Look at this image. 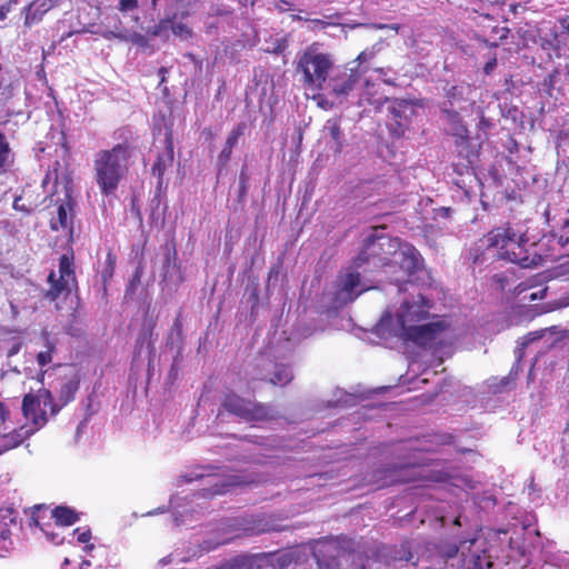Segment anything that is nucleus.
I'll use <instances>...</instances> for the list:
<instances>
[{
	"mask_svg": "<svg viewBox=\"0 0 569 569\" xmlns=\"http://www.w3.org/2000/svg\"><path fill=\"white\" fill-rule=\"evenodd\" d=\"M279 3L276 4V9L279 12H284L287 10H291L293 8V3L288 0H278Z\"/></svg>",
	"mask_w": 569,
	"mask_h": 569,
	"instance_id": "obj_51",
	"label": "nucleus"
},
{
	"mask_svg": "<svg viewBox=\"0 0 569 569\" xmlns=\"http://www.w3.org/2000/svg\"><path fill=\"white\" fill-rule=\"evenodd\" d=\"M32 429L13 430L0 437V455L19 447L27 438L33 435Z\"/></svg>",
	"mask_w": 569,
	"mask_h": 569,
	"instance_id": "obj_21",
	"label": "nucleus"
},
{
	"mask_svg": "<svg viewBox=\"0 0 569 569\" xmlns=\"http://www.w3.org/2000/svg\"><path fill=\"white\" fill-rule=\"evenodd\" d=\"M48 519H54L58 526H72L79 520V513L70 507L57 506L50 511Z\"/></svg>",
	"mask_w": 569,
	"mask_h": 569,
	"instance_id": "obj_22",
	"label": "nucleus"
},
{
	"mask_svg": "<svg viewBox=\"0 0 569 569\" xmlns=\"http://www.w3.org/2000/svg\"><path fill=\"white\" fill-rule=\"evenodd\" d=\"M422 476L415 470V465L402 463L382 467L373 470L368 482L376 489H383L398 483L415 482L421 480Z\"/></svg>",
	"mask_w": 569,
	"mask_h": 569,
	"instance_id": "obj_9",
	"label": "nucleus"
},
{
	"mask_svg": "<svg viewBox=\"0 0 569 569\" xmlns=\"http://www.w3.org/2000/svg\"><path fill=\"white\" fill-rule=\"evenodd\" d=\"M101 36L107 40L118 39L120 41H127V33L123 32L108 30L101 32Z\"/></svg>",
	"mask_w": 569,
	"mask_h": 569,
	"instance_id": "obj_44",
	"label": "nucleus"
},
{
	"mask_svg": "<svg viewBox=\"0 0 569 569\" xmlns=\"http://www.w3.org/2000/svg\"><path fill=\"white\" fill-rule=\"evenodd\" d=\"M174 18H176V16L172 18V27H171L172 33L180 38H183V39L191 38V36H192L191 29L183 22H174Z\"/></svg>",
	"mask_w": 569,
	"mask_h": 569,
	"instance_id": "obj_38",
	"label": "nucleus"
},
{
	"mask_svg": "<svg viewBox=\"0 0 569 569\" xmlns=\"http://www.w3.org/2000/svg\"><path fill=\"white\" fill-rule=\"evenodd\" d=\"M246 128L247 124L244 122L236 124L229 132L224 143L234 148L239 139L244 134Z\"/></svg>",
	"mask_w": 569,
	"mask_h": 569,
	"instance_id": "obj_34",
	"label": "nucleus"
},
{
	"mask_svg": "<svg viewBox=\"0 0 569 569\" xmlns=\"http://www.w3.org/2000/svg\"><path fill=\"white\" fill-rule=\"evenodd\" d=\"M232 150H233V147L224 143L223 148L221 149L220 153L218 154V164L220 168L226 167L227 163L230 161Z\"/></svg>",
	"mask_w": 569,
	"mask_h": 569,
	"instance_id": "obj_40",
	"label": "nucleus"
},
{
	"mask_svg": "<svg viewBox=\"0 0 569 569\" xmlns=\"http://www.w3.org/2000/svg\"><path fill=\"white\" fill-rule=\"evenodd\" d=\"M49 289L44 292V299L53 302L59 298H67L73 289L78 288L74 270L73 253H63L59 259V277L54 270L48 274Z\"/></svg>",
	"mask_w": 569,
	"mask_h": 569,
	"instance_id": "obj_8",
	"label": "nucleus"
},
{
	"mask_svg": "<svg viewBox=\"0 0 569 569\" xmlns=\"http://www.w3.org/2000/svg\"><path fill=\"white\" fill-rule=\"evenodd\" d=\"M234 416L247 423H259L273 420L277 415L271 405L244 398L233 390L223 393L220 401V410Z\"/></svg>",
	"mask_w": 569,
	"mask_h": 569,
	"instance_id": "obj_4",
	"label": "nucleus"
},
{
	"mask_svg": "<svg viewBox=\"0 0 569 569\" xmlns=\"http://www.w3.org/2000/svg\"><path fill=\"white\" fill-rule=\"evenodd\" d=\"M431 301L422 295L418 296L417 301H406L402 305V311L398 316V322L401 328L412 326L415 322H421L429 317Z\"/></svg>",
	"mask_w": 569,
	"mask_h": 569,
	"instance_id": "obj_13",
	"label": "nucleus"
},
{
	"mask_svg": "<svg viewBox=\"0 0 569 569\" xmlns=\"http://www.w3.org/2000/svg\"><path fill=\"white\" fill-rule=\"evenodd\" d=\"M149 37L150 36H148V34H142L139 32H131L129 34L127 33V41L132 42L133 44L138 46L141 49L150 48L151 49L150 52H153V48L150 44Z\"/></svg>",
	"mask_w": 569,
	"mask_h": 569,
	"instance_id": "obj_33",
	"label": "nucleus"
},
{
	"mask_svg": "<svg viewBox=\"0 0 569 569\" xmlns=\"http://www.w3.org/2000/svg\"><path fill=\"white\" fill-rule=\"evenodd\" d=\"M168 73V69L166 67H161L158 70V74L160 76L159 84H162L166 81V76Z\"/></svg>",
	"mask_w": 569,
	"mask_h": 569,
	"instance_id": "obj_58",
	"label": "nucleus"
},
{
	"mask_svg": "<svg viewBox=\"0 0 569 569\" xmlns=\"http://www.w3.org/2000/svg\"><path fill=\"white\" fill-rule=\"evenodd\" d=\"M138 8V1L137 0H120L118 9L122 12L134 10Z\"/></svg>",
	"mask_w": 569,
	"mask_h": 569,
	"instance_id": "obj_45",
	"label": "nucleus"
},
{
	"mask_svg": "<svg viewBox=\"0 0 569 569\" xmlns=\"http://www.w3.org/2000/svg\"><path fill=\"white\" fill-rule=\"evenodd\" d=\"M74 535L77 536V541L80 543H88L91 539V530L84 529L81 530L80 528L74 529Z\"/></svg>",
	"mask_w": 569,
	"mask_h": 569,
	"instance_id": "obj_43",
	"label": "nucleus"
},
{
	"mask_svg": "<svg viewBox=\"0 0 569 569\" xmlns=\"http://www.w3.org/2000/svg\"><path fill=\"white\" fill-rule=\"evenodd\" d=\"M166 148L164 151L158 154L154 163L152 164L151 172L158 179V187L163 183L164 173L173 164L174 150H173V138L172 132L169 130L166 132L164 139Z\"/></svg>",
	"mask_w": 569,
	"mask_h": 569,
	"instance_id": "obj_15",
	"label": "nucleus"
},
{
	"mask_svg": "<svg viewBox=\"0 0 569 569\" xmlns=\"http://www.w3.org/2000/svg\"><path fill=\"white\" fill-rule=\"evenodd\" d=\"M446 98L450 107H452L456 102L465 100L463 88L459 86H451L446 90Z\"/></svg>",
	"mask_w": 569,
	"mask_h": 569,
	"instance_id": "obj_35",
	"label": "nucleus"
},
{
	"mask_svg": "<svg viewBox=\"0 0 569 569\" xmlns=\"http://www.w3.org/2000/svg\"><path fill=\"white\" fill-rule=\"evenodd\" d=\"M13 157L7 137L0 132V173L7 171V168L13 162Z\"/></svg>",
	"mask_w": 569,
	"mask_h": 569,
	"instance_id": "obj_26",
	"label": "nucleus"
},
{
	"mask_svg": "<svg viewBox=\"0 0 569 569\" xmlns=\"http://www.w3.org/2000/svg\"><path fill=\"white\" fill-rule=\"evenodd\" d=\"M360 72L358 68H347L346 66H336L326 82L330 93L342 99L349 96L355 86L359 82Z\"/></svg>",
	"mask_w": 569,
	"mask_h": 569,
	"instance_id": "obj_10",
	"label": "nucleus"
},
{
	"mask_svg": "<svg viewBox=\"0 0 569 569\" xmlns=\"http://www.w3.org/2000/svg\"><path fill=\"white\" fill-rule=\"evenodd\" d=\"M559 26H560V33L562 36L569 37V14L565 17H560L558 19Z\"/></svg>",
	"mask_w": 569,
	"mask_h": 569,
	"instance_id": "obj_46",
	"label": "nucleus"
},
{
	"mask_svg": "<svg viewBox=\"0 0 569 569\" xmlns=\"http://www.w3.org/2000/svg\"><path fill=\"white\" fill-rule=\"evenodd\" d=\"M399 247V240L390 237H369L363 249L353 259V266L361 268L371 264L372 269L390 267L393 264V254Z\"/></svg>",
	"mask_w": 569,
	"mask_h": 569,
	"instance_id": "obj_6",
	"label": "nucleus"
},
{
	"mask_svg": "<svg viewBox=\"0 0 569 569\" xmlns=\"http://www.w3.org/2000/svg\"><path fill=\"white\" fill-rule=\"evenodd\" d=\"M341 17H342V14L339 12H335V13L325 16V19H309V18H305L300 14L291 16L293 21H309L312 24H315L316 27H318L319 29H327L328 27H331V26L332 27L340 26Z\"/></svg>",
	"mask_w": 569,
	"mask_h": 569,
	"instance_id": "obj_24",
	"label": "nucleus"
},
{
	"mask_svg": "<svg viewBox=\"0 0 569 569\" xmlns=\"http://www.w3.org/2000/svg\"><path fill=\"white\" fill-rule=\"evenodd\" d=\"M328 130L331 139L337 143V150L340 151L341 143V129L337 120L328 121Z\"/></svg>",
	"mask_w": 569,
	"mask_h": 569,
	"instance_id": "obj_37",
	"label": "nucleus"
},
{
	"mask_svg": "<svg viewBox=\"0 0 569 569\" xmlns=\"http://www.w3.org/2000/svg\"><path fill=\"white\" fill-rule=\"evenodd\" d=\"M116 254L111 250H109L106 256L104 266L101 271V279L104 284H107V282H109L112 279L116 269Z\"/></svg>",
	"mask_w": 569,
	"mask_h": 569,
	"instance_id": "obj_31",
	"label": "nucleus"
},
{
	"mask_svg": "<svg viewBox=\"0 0 569 569\" xmlns=\"http://www.w3.org/2000/svg\"><path fill=\"white\" fill-rule=\"evenodd\" d=\"M393 263L399 264L400 269L408 276H411L422 269L423 258L420 252L410 243H400L393 254Z\"/></svg>",
	"mask_w": 569,
	"mask_h": 569,
	"instance_id": "obj_14",
	"label": "nucleus"
},
{
	"mask_svg": "<svg viewBox=\"0 0 569 569\" xmlns=\"http://www.w3.org/2000/svg\"><path fill=\"white\" fill-rule=\"evenodd\" d=\"M172 27V19L166 18L161 19L157 24L148 30V36L152 38H161L163 40H168L170 36V30Z\"/></svg>",
	"mask_w": 569,
	"mask_h": 569,
	"instance_id": "obj_30",
	"label": "nucleus"
},
{
	"mask_svg": "<svg viewBox=\"0 0 569 569\" xmlns=\"http://www.w3.org/2000/svg\"><path fill=\"white\" fill-rule=\"evenodd\" d=\"M56 0H34L32 1L26 11L24 26L31 27L38 23L44 13L56 6Z\"/></svg>",
	"mask_w": 569,
	"mask_h": 569,
	"instance_id": "obj_18",
	"label": "nucleus"
},
{
	"mask_svg": "<svg viewBox=\"0 0 569 569\" xmlns=\"http://www.w3.org/2000/svg\"><path fill=\"white\" fill-rule=\"evenodd\" d=\"M375 56V52L372 50H363L361 51L358 57L356 58V61L358 64H361L370 59H372Z\"/></svg>",
	"mask_w": 569,
	"mask_h": 569,
	"instance_id": "obj_48",
	"label": "nucleus"
},
{
	"mask_svg": "<svg viewBox=\"0 0 569 569\" xmlns=\"http://www.w3.org/2000/svg\"><path fill=\"white\" fill-rule=\"evenodd\" d=\"M493 561L488 551L482 550L480 553H473L469 561L468 569H492Z\"/></svg>",
	"mask_w": 569,
	"mask_h": 569,
	"instance_id": "obj_29",
	"label": "nucleus"
},
{
	"mask_svg": "<svg viewBox=\"0 0 569 569\" xmlns=\"http://www.w3.org/2000/svg\"><path fill=\"white\" fill-rule=\"evenodd\" d=\"M181 328H182V322H181L180 315H179L177 317V319L174 320L173 329L177 331H181Z\"/></svg>",
	"mask_w": 569,
	"mask_h": 569,
	"instance_id": "obj_60",
	"label": "nucleus"
},
{
	"mask_svg": "<svg viewBox=\"0 0 569 569\" xmlns=\"http://www.w3.org/2000/svg\"><path fill=\"white\" fill-rule=\"evenodd\" d=\"M280 528L271 525L268 520L263 518L252 519L247 527H244V531L249 535H260L270 531H279Z\"/></svg>",
	"mask_w": 569,
	"mask_h": 569,
	"instance_id": "obj_28",
	"label": "nucleus"
},
{
	"mask_svg": "<svg viewBox=\"0 0 569 569\" xmlns=\"http://www.w3.org/2000/svg\"><path fill=\"white\" fill-rule=\"evenodd\" d=\"M171 267L173 269H178L179 270V266L177 264V252H176V250H173L172 257L170 254H167L166 258H164L163 280H166V281L169 280V278H170L169 269Z\"/></svg>",
	"mask_w": 569,
	"mask_h": 569,
	"instance_id": "obj_39",
	"label": "nucleus"
},
{
	"mask_svg": "<svg viewBox=\"0 0 569 569\" xmlns=\"http://www.w3.org/2000/svg\"><path fill=\"white\" fill-rule=\"evenodd\" d=\"M259 379L262 381H268L273 386L283 387L287 386L293 379V375L288 366L282 363H274L272 376L270 378L261 377Z\"/></svg>",
	"mask_w": 569,
	"mask_h": 569,
	"instance_id": "obj_23",
	"label": "nucleus"
},
{
	"mask_svg": "<svg viewBox=\"0 0 569 569\" xmlns=\"http://www.w3.org/2000/svg\"><path fill=\"white\" fill-rule=\"evenodd\" d=\"M157 326V318L150 315L149 308L144 311L141 327L137 337L136 347L140 350L143 346L153 348L152 338Z\"/></svg>",
	"mask_w": 569,
	"mask_h": 569,
	"instance_id": "obj_17",
	"label": "nucleus"
},
{
	"mask_svg": "<svg viewBox=\"0 0 569 569\" xmlns=\"http://www.w3.org/2000/svg\"><path fill=\"white\" fill-rule=\"evenodd\" d=\"M10 416V411L8 409V407L2 402L0 401V420L1 422H4Z\"/></svg>",
	"mask_w": 569,
	"mask_h": 569,
	"instance_id": "obj_55",
	"label": "nucleus"
},
{
	"mask_svg": "<svg viewBox=\"0 0 569 569\" xmlns=\"http://www.w3.org/2000/svg\"><path fill=\"white\" fill-rule=\"evenodd\" d=\"M22 348V341L20 340H17L12 343L11 348L8 350V353L7 356L10 358V357H13L16 356L17 353H19V351L21 350Z\"/></svg>",
	"mask_w": 569,
	"mask_h": 569,
	"instance_id": "obj_52",
	"label": "nucleus"
},
{
	"mask_svg": "<svg viewBox=\"0 0 569 569\" xmlns=\"http://www.w3.org/2000/svg\"><path fill=\"white\" fill-rule=\"evenodd\" d=\"M17 515V510L12 507L0 508V553L8 551L12 546L11 526H16Z\"/></svg>",
	"mask_w": 569,
	"mask_h": 569,
	"instance_id": "obj_16",
	"label": "nucleus"
},
{
	"mask_svg": "<svg viewBox=\"0 0 569 569\" xmlns=\"http://www.w3.org/2000/svg\"><path fill=\"white\" fill-rule=\"evenodd\" d=\"M340 26L343 27V28L347 27L349 29H356V28H360V27H369V26H371V27H373L376 29H380V30L381 29H386V28L395 30V31L399 30V26L398 24H391V26H388V24H367V23H359V22H357V23H350V24H342L341 23Z\"/></svg>",
	"mask_w": 569,
	"mask_h": 569,
	"instance_id": "obj_42",
	"label": "nucleus"
},
{
	"mask_svg": "<svg viewBox=\"0 0 569 569\" xmlns=\"http://www.w3.org/2000/svg\"><path fill=\"white\" fill-rule=\"evenodd\" d=\"M498 62H497V58L496 57H492L491 59H489L485 66H483V72L489 76L493 72V70L496 69Z\"/></svg>",
	"mask_w": 569,
	"mask_h": 569,
	"instance_id": "obj_49",
	"label": "nucleus"
},
{
	"mask_svg": "<svg viewBox=\"0 0 569 569\" xmlns=\"http://www.w3.org/2000/svg\"><path fill=\"white\" fill-rule=\"evenodd\" d=\"M79 389V381L69 380L63 383L59 391V403L60 409L71 402L74 399V396Z\"/></svg>",
	"mask_w": 569,
	"mask_h": 569,
	"instance_id": "obj_27",
	"label": "nucleus"
},
{
	"mask_svg": "<svg viewBox=\"0 0 569 569\" xmlns=\"http://www.w3.org/2000/svg\"><path fill=\"white\" fill-rule=\"evenodd\" d=\"M48 510V508L44 506V505H36L31 508V516H30V519H29V527L30 528H39L41 531H43L47 536V538L56 543V545H60L63 539L59 536V533H54V532H49L46 530L44 526L46 523L43 522V519L46 518V511Z\"/></svg>",
	"mask_w": 569,
	"mask_h": 569,
	"instance_id": "obj_19",
	"label": "nucleus"
},
{
	"mask_svg": "<svg viewBox=\"0 0 569 569\" xmlns=\"http://www.w3.org/2000/svg\"><path fill=\"white\" fill-rule=\"evenodd\" d=\"M50 409L51 416H56L60 411V406L54 402L52 392L49 389L40 388L36 393L29 392L22 399V415L27 420H30L32 431H38L43 428L48 422L46 409Z\"/></svg>",
	"mask_w": 569,
	"mask_h": 569,
	"instance_id": "obj_7",
	"label": "nucleus"
},
{
	"mask_svg": "<svg viewBox=\"0 0 569 569\" xmlns=\"http://www.w3.org/2000/svg\"><path fill=\"white\" fill-rule=\"evenodd\" d=\"M133 146L126 139L110 149H101L93 157V179L102 196H113L129 172Z\"/></svg>",
	"mask_w": 569,
	"mask_h": 569,
	"instance_id": "obj_1",
	"label": "nucleus"
},
{
	"mask_svg": "<svg viewBox=\"0 0 569 569\" xmlns=\"http://www.w3.org/2000/svg\"><path fill=\"white\" fill-rule=\"evenodd\" d=\"M204 477L203 472H191L190 475L183 476L187 482H191L193 480H198Z\"/></svg>",
	"mask_w": 569,
	"mask_h": 569,
	"instance_id": "obj_56",
	"label": "nucleus"
},
{
	"mask_svg": "<svg viewBox=\"0 0 569 569\" xmlns=\"http://www.w3.org/2000/svg\"><path fill=\"white\" fill-rule=\"evenodd\" d=\"M249 190V183H239L238 201L243 203Z\"/></svg>",
	"mask_w": 569,
	"mask_h": 569,
	"instance_id": "obj_50",
	"label": "nucleus"
},
{
	"mask_svg": "<svg viewBox=\"0 0 569 569\" xmlns=\"http://www.w3.org/2000/svg\"><path fill=\"white\" fill-rule=\"evenodd\" d=\"M46 347L47 349L44 351H40L37 355V362L40 367L49 365L52 361L53 353L56 352V345L54 342L50 341L48 337Z\"/></svg>",
	"mask_w": 569,
	"mask_h": 569,
	"instance_id": "obj_32",
	"label": "nucleus"
},
{
	"mask_svg": "<svg viewBox=\"0 0 569 569\" xmlns=\"http://www.w3.org/2000/svg\"><path fill=\"white\" fill-rule=\"evenodd\" d=\"M448 120L453 126L452 136L455 138V150L452 151V167L455 171L462 174L468 170L478 159L480 144L472 143L469 131L463 123L459 112L451 109H442Z\"/></svg>",
	"mask_w": 569,
	"mask_h": 569,
	"instance_id": "obj_5",
	"label": "nucleus"
},
{
	"mask_svg": "<svg viewBox=\"0 0 569 569\" xmlns=\"http://www.w3.org/2000/svg\"><path fill=\"white\" fill-rule=\"evenodd\" d=\"M380 551L370 550L357 552L352 556L350 569H379Z\"/></svg>",
	"mask_w": 569,
	"mask_h": 569,
	"instance_id": "obj_20",
	"label": "nucleus"
},
{
	"mask_svg": "<svg viewBox=\"0 0 569 569\" xmlns=\"http://www.w3.org/2000/svg\"><path fill=\"white\" fill-rule=\"evenodd\" d=\"M286 48V41L282 40L277 44V47L272 50L273 53H281Z\"/></svg>",
	"mask_w": 569,
	"mask_h": 569,
	"instance_id": "obj_59",
	"label": "nucleus"
},
{
	"mask_svg": "<svg viewBox=\"0 0 569 569\" xmlns=\"http://www.w3.org/2000/svg\"><path fill=\"white\" fill-rule=\"evenodd\" d=\"M376 71L382 76L383 83H386L388 86H396L395 79L387 78V73L383 68H378V69H376Z\"/></svg>",
	"mask_w": 569,
	"mask_h": 569,
	"instance_id": "obj_54",
	"label": "nucleus"
},
{
	"mask_svg": "<svg viewBox=\"0 0 569 569\" xmlns=\"http://www.w3.org/2000/svg\"><path fill=\"white\" fill-rule=\"evenodd\" d=\"M258 568H259V566L256 565L253 557H250L246 569H258Z\"/></svg>",
	"mask_w": 569,
	"mask_h": 569,
	"instance_id": "obj_62",
	"label": "nucleus"
},
{
	"mask_svg": "<svg viewBox=\"0 0 569 569\" xmlns=\"http://www.w3.org/2000/svg\"><path fill=\"white\" fill-rule=\"evenodd\" d=\"M509 382H510V381H509V378H507V377H506V378H503V379L500 381V383H499V386H498L497 391H502V390H503V388H505L507 385H509Z\"/></svg>",
	"mask_w": 569,
	"mask_h": 569,
	"instance_id": "obj_61",
	"label": "nucleus"
},
{
	"mask_svg": "<svg viewBox=\"0 0 569 569\" xmlns=\"http://www.w3.org/2000/svg\"><path fill=\"white\" fill-rule=\"evenodd\" d=\"M482 241L487 249H495L496 257L528 268L533 264L526 249L527 240L518 236L509 223L493 228L483 238Z\"/></svg>",
	"mask_w": 569,
	"mask_h": 569,
	"instance_id": "obj_3",
	"label": "nucleus"
},
{
	"mask_svg": "<svg viewBox=\"0 0 569 569\" xmlns=\"http://www.w3.org/2000/svg\"><path fill=\"white\" fill-rule=\"evenodd\" d=\"M357 269L352 262L345 273L338 276L337 295L345 301H353L361 292L367 290L361 283V274Z\"/></svg>",
	"mask_w": 569,
	"mask_h": 569,
	"instance_id": "obj_12",
	"label": "nucleus"
},
{
	"mask_svg": "<svg viewBox=\"0 0 569 569\" xmlns=\"http://www.w3.org/2000/svg\"><path fill=\"white\" fill-rule=\"evenodd\" d=\"M239 183H249V174L246 168H242L239 173Z\"/></svg>",
	"mask_w": 569,
	"mask_h": 569,
	"instance_id": "obj_57",
	"label": "nucleus"
},
{
	"mask_svg": "<svg viewBox=\"0 0 569 569\" xmlns=\"http://www.w3.org/2000/svg\"><path fill=\"white\" fill-rule=\"evenodd\" d=\"M543 337V331H533L529 332L525 337V341L522 342V346H528L529 343L533 342L535 340L541 339Z\"/></svg>",
	"mask_w": 569,
	"mask_h": 569,
	"instance_id": "obj_47",
	"label": "nucleus"
},
{
	"mask_svg": "<svg viewBox=\"0 0 569 569\" xmlns=\"http://www.w3.org/2000/svg\"><path fill=\"white\" fill-rule=\"evenodd\" d=\"M558 76L559 71L555 69L543 79L542 86L547 93L551 94L552 90L555 89V83Z\"/></svg>",
	"mask_w": 569,
	"mask_h": 569,
	"instance_id": "obj_41",
	"label": "nucleus"
},
{
	"mask_svg": "<svg viewBox=\"0 0 569 569\" xmlns=\"http://www.w3.org/2000/svg\"><path fill=\"white\" fill-rule=\"evenodd\" d=\"M21 200H22L21 197H16L14 201H13V208L16 210H19V211H22V212H26V213H30L31 212V208H27L24 204L20 203Z\"/></svg>",
	"mask_w": 569,
	"mask_h": 569,
	"instance_id": "obj_53",
	"label": "nucleus"
},
{
	"mask_svg": "<svg viewBox=\"0 0 569 569\" xmlns=\"http://www.w3.org/2000/svg\"><path fill=\"white\" fill-rule=\"evenodd\" d=\"M458 547L457 546H451L447 552V556L448 557H455L457 553H458Z\"/></svg>",
	"mask_w": 569,
	"mask_h": 569,
	"instance_id": "obj_63",
	"label": "nucleus"
},
{
	"mask_svg": "<svg viewBox=\"0 0 569 569\" xmlns=\"http://www.w3.org/2000/svg\"><path fill=\"white\" fill-rule=\"evenodd\" d=\"M72 210V203L71 201H68L66 203H61L58 206L57 210V219L51 220V229L52 230H59V229H67L71 224V220L69 218L68 212Z\"/></svg>",
	"mask_w": 569,
	"mask_h": 569,
	"instance_id": "obj_25",
	"label": "nucleus"
},
{
	"mask_svg": "<svg viewBox=\"0 0 569 569\" xmlns=\"http://www.w3.org/2000/svg\"><path fill=\"white\" fill-rule=\"evenodd\" d=\"M335 57L323 51L319 42H312L299 57L297 71L302 73V86L311 91H321L335 69Z\"/></svg>",
	"mask_w": 569,
	"mask_h": 569,
	"instance_id": "obj_2",
	"label": "nucleus"
},
{
	"mask_svg": "<svg viewBox=\"0 0 569 569\" xmlns=\"http://www.w3.org/2000/svg\"><path fill=\"white\" fill-rule=\"evenodd\" d=\"M446 328L447 326L443 321H435L418 326H405L401 330L405 340L420 347H426L443 332Z\"/></svg>",
	"mask_w": 569,
	"mask_h": 569,
	"instance_id": "obj_11",
	"label": "nucleus"
},
{
	"mask_svg": "<svg viewBox=\"0 0 569 569\" xmlns=\"http://www.w3.org/2000/svg\"><path fill=\"white\" fill-rule=\"evenodd\" d=\"M427 480H432V481H437V482H440V481H443V477L442 476H438V477H426Z\"/></svg>",
	"mask_w": 569,
	"mask_h": 569,
	"instance_id": "obj_64",
	"label": "nucleus"
},
{
	"mask_svg": "<svg viewBox=\"0 0 569 569\" xmlns=\"http://www.w3.org/2000/svg\"><path fill=\"white\" fill-rule=\"evenodd\" d=\"M409 101L405 99H395L392 101V106L390 107V112L395 119H401L405 110L409 107Z\"/></svg>",
	"mask_w": 569,
	"mask_h": 569,
	"instance_id": "obj_36",
	"label": "nucleus"
}]
</instances>
